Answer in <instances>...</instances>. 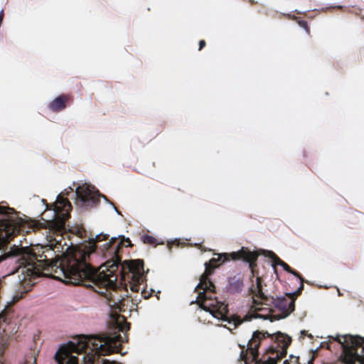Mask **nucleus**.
Returning a JSON list of instances; mask_svg holds the SVG:
<instances>
[{"mask_svg":"<svg viewBox=\"0 0 364 364\" xmlns=\"http://www.w3.org/2000/svg\"><path fill=\"white\" fill-rule=\"evenodd\" d=\"M249 1H250V3H251V4H254V3H255L254 0H249Z\"/></svg>","mask_w":364,"mask_h":364,"instance_id":"4be33fe9","label":"nucleus"},{"mask_svg":"<svg viewBox=\"0 0 364 364\" xmlns=\"http://www.w3.org/2000/svg\"><path fill=\"white\" fill-rule=\"evenodd\" d=\"M73 100L70 95H60L50 102L48 107L54 112H59L65 109L68 104Z\"/></svg>","mask_w":364,"mask_h":364,"instance_id":"9b49d317","label":"nucleus"},{"mask_svg":"<svg viewBox=\"0 0 364 364\" xmlns=\"http://www.w3.org/2000/svg\"><path fill=\"white\" fill-rule=\"evenodd\" d=\"M24 364H36V359H34L33 361L26 360Z\"/></svg>","mask_w":364,"mask_h":364,"instance_id":"a211bd4d","label":"nucleus"},{"mask_svg":"<svg viewBox=\"0 0 364 364\" xmlns=\"http://www.w3.org/2000/svg\"><path fill=\"white\" fill-rule=\"evenodd\" d=\"M206 45V43L204 40H200L199 41V48H198V50H201Z\"/></svg>","mask_w":364,"mask_h":364,"instance_id":"f3484780","label":"nucleus"},{"mask_svg":"<svg viewBox=\"0 0 364 364\" xmlns=\"http://www.w3.org/2000/svg\"><path fill=\"white\" fill-rule=\"evenodd\" d=\"M47 252H48V253H51V252H52V251H51L50 250H47Z\"/></svg>","mask_w":364,"mask_h":364,"instance_id":"5701e85b","label":"nucleus"},{"mask_svg":"<svg viewBox=\"0 0 364 364\" xmlns=\"http://www.w3.org/2000/svg\"><path fill=\"white\" fill-rule=\"evenodd\" d=\"M244 286L243 276L241 274H237L228 278L226 290L232 294H238L242 291Z\"/></svg>","mask_w":364,"mask_h":364,"instance_id":"9d476101","label":"nucleus"},{"mask_svg":"<svg viewBox=\"0 0 364 364\" xmlns=\"http://www.w3.org/2000/svg\"><path fill=\"white\" fill-rule=\"evenodd\" d=\"M75 193L82 205L93 206L100 202L98 191H95L85 185L77 187Z\"/></svg>","mask_w":364,"mask_h":364,"instance_id":"6e6552de","label":"nucleus"},{"mask_svg":"<svg viewBox=\"0 0 364 364\" xmlns=\"http://www.w3.org/2000/svg\"><path fill=\"white\" fill-rule=\"evenodd\" d=\"M284 364H299V358L291 355L290 359L284 360Z\"/></svg>","mask_w":364,"mask_h":364,"instance_id":"2eb2a0df","label":"nucleus"},{"mask_svg":"<svg viewBox=\"0 0 364 364\" xmlns=\"http://www.w3.org/2000/svg\"><path fill=\"white\" fill-rule=\"evenodd\" d=\"M286 297H277L274 299V304L277 309L280 310L284 316H289L295 309V299L298 296L293 294V293L287 294Z\"/></svg>","mask_w":364,"mask_h":364,"instance_id":"1a4fd4ad","label":"nucleus"},{"mask_svg":"<svg viewBox=\"0 0 364 364\" xmlns=\"http://www.w3.org/2000/svg\"><path fill=\"white\" fill-rule=\"evenodd\" d=\"M251 291L253 294V296L257 297L259 299H261L264 301H267L268 298L262 291V279L259 277L256 278V285L252 284L251 287Z\"/></svg>","mask_w":364,"mask_h":364,"instance_id":"f8f14e48","label":"nucleus"},{"mask_svg":"<svg viewBox=\"0 0 364 364\" xmlns=\"http://www.w3.org/2000/svg\"><path fill=\"white\" fill-rule=\"evenodd\" d=\"M4 313L1 312L0 314V321H6V318H4Z\"/></svg>","mask_w":364,"mask_h":364,"instance_id":"6ab92c4d","label":"nucleus"},{"mask_svg":"<svg viewBox=\"0 0 364 364\" xmlns=\"http://www.w3.org/2000/svg\"><path fill=\"white\" fill-rule=\"evenodd\" d=\"M301 333L302 335H305L306 334V331H301Z\"/></svg>","mask_w":364,"mask_h":364,"instance_id":"412c9836","label":"nucleus"},{"mask_svg":"<svg viewBox=\"0 0 364 364\" xmlns=\"http://www.w3.org/2000/svg\"><path fill=\"white\" fill-rule=\"evenodd\" d=\"M262 254L265 257H267L272 259V267H274L275 272H277L276 266L279 265L282 266L286 272L294 275L295 277H298L300 279L301 284L299 287L297 289L296 291L293 292V294H295L296 296H299L301 294L302 290L304 289V279L303 278V277L298 272L293 269L288 264L282 260L274 252L269 250H262Z\"/></svg>","mask_w":364,"mask_h":364,"instance_id":"423d86ee","label":"nucleus"},{"mask_svg":"<svg viewBox=\"0 0 364 364\" xmlns=\"http://www.w3.org/2000/svg\"><path fill=\"white\" fill-rule=\"evenodd\" d=\"M141 240L142 242L144 243V244H148V245H156V240L155 237L151 236V235H144L141 236Z\"/></svg>","mask_w":364,"mask_h":364,"instance_id":"ddd939ff","label":"nucleus"},{"mask_svg":"<svg viewBox=\"0 0 364 364\" xmlns=\"http://www.w3.org/2000/svg\"><path fill=\"white\" fill-rule=\"evenodd\" d=\"M335 340L343 346L341 360L344 364H364V356L358 353V347L364 342V338L352 336H337Z\"/></svg>","mask_w":364,"mask_h":364,"instance_id":"20e7f679","label":"nucleus"},{"mask_svg":"<svg viewBox=\"0 0 364 364\" xmlns=\"http://www.w3.org/2000/svg\"><path fill=\"white\" fill-rule=\"evenodd\" d=\"M8 256H9L8 255H4V256L0 257V262H1V261H3V260H4L6 257H7Z\"/></svg>","mask_w":364,"mask_h":364,"instance_id":"aec40b11","label":"nucleus"},{"mask_svg":"<svg viewBox=\"0 0 364 364\" xmlns=\"http://www.w3.org/2000/svg\"><path fill=\"white\" fill-rule=\"evenodd\" d=\"M8 210H14V209L0 205V214L6 215L9 214Z\"/></svg>","mask_w":364,"mask_h":364,"instance_id":"dca6fc26","label":"nucleus"},{"mask_svg":"<svg viewBox=\"0 0 364 364\" xmlns=\"http://www.w3.org/2000/svg\"><path fill=\"white\" fill-rule=\"evenodd\" d=\"M20 232V228L10 220L0 222V245H6Z\"/></svg>","mask_w":364,"mask_h":364,"instance_id":"0eeeda50","label":"nucleus"},{"mask_svg":"<svg viewBox=\"0 0 364 364\" xmlns=\"http://www.w3.org/2000/svg\"><path fill=\"white\" fill-rule=\"evenodd\" d=\"M72 205L70 201L61 196L57 197L54 210L56 215L53 221V228L58 232H63L65 229V223L70 217V211Z\"/></svg>","mask_w":364,"mask_h":364,"instance_id":"39448f33","label":"nucleus"},{"mask_svg":"<svg viewBox=\"0 0 364 364\" xmlns=\"http://www.w3.org/2000/svg\"><path fill=\"white\" fill-rule=\"evenodd\" d=\"M215 255L217 257H213L209 262L205 263V271L200 276V282L195 289L196 291H198V301L201 309L209 311L214 317L227 321L235 328L243 322V320L237 315L228 316V305L216 297H212L211 294L215 293V287L209 277L213 274L216 268L230 260L242 259L248 262L249 268L253 273L257 267L256 262L259 253L242 247L237 252L215 254Z\"/></svg>","mask_w":364,"mask_h":364,"instance_id":"f03ea898","label":"nucleus"},{"mask_svg":"<svg viewBox=\"0 0 364 364\" xmlns=\"http://www.w3.org/2000/svg\"><path fill=\"white\" fill-rule=\"evenodd\" d=\"M108 239L109 235L100 233L89 239L87 245L77 246L59 259H48L47 255H41V259L36 262L28 263L22 273L25 279H32L41 277L45 269L57 267L73 284L88 286L85 282H89L99 288L114 289L118 286L116 272L120 268V284L127 291L128 288L132 292L141 290V296L149 299L151 294L141 287L145 281L144 261L125 260L121 263L120 253L123 247L132 246L131 240L119 236L97 245Z\"/></svg>","mask_w":364,"mask_h":364,"instance_id":"f257e3e1","label":"nucleus"},{"mask_svg":"<svg viewBox=\"0 0 364 364\" xmlns=\"http://www.w3.org/2000/svg\"><path fill=\"white\" fill-rule=\"evenodd\" d=\"M298 24L303 28L307 33H310V28L309 27L308 23L305 20H299L298 21Z\"/></svg>","mask_w":364,"mask_h":364,"instance_id":"4468645a","label":"nucleus"},{"mask_svg":"<svg viewBox=\"0 0 364 364\" xmlns=\"http://www.w3.org/2000/svg\"><path fill=\"white\" fill-rule=\"evenodd\" d=\"M269 338L277 346H270L267 352L277 354V359H282L287 353V348L291 343V338L287 334L282 333L280 331L269 333L267 331H256L253 333L252 338L247 343V348L244 350V346H240L242 348L240 354V359L245 362V364H248L247 355H250L252 361L259 362L258 360L259 351L258 348L262 343L267 338Z\"/></svg>","mask_w":364,"mask_h":364,"instance_id":"7ed1b4c3","label":"nucleus"}]
</instances>
